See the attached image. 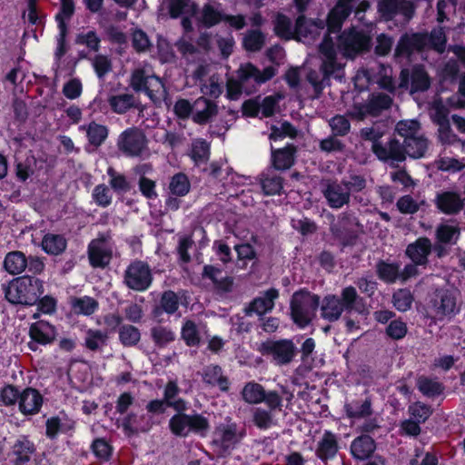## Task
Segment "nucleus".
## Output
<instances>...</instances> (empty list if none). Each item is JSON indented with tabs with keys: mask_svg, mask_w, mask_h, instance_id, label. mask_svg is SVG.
Instances as JSON below:
<instances>
[{
	"mask_svg": "<svg viewBox=\"0 0 465 465\" xmlns=\"http://www.w3.org/2000/svg\"><path fill=\"white\" fill-rule=\"evenodd\" d=\"M6 302L14 306H35L45 292V282L35 276H17L2 284Z\"/></svg>",
	"mask_w": 465,
	"mask_h": 465,
	"instance_id": "obj_1",
	"label": "nucleus"
},
{
	"mask_svg": "<svg viewBox=\"0 0 465 465\" xmlns=\"http://www.w3.org/2000/svg\"><path fill=\"white\" fill-rule=\"evenodd\" d=\"M353 286H347L341 290V296L327 294L320 300L321 317L329 322H335L341 319L343 312L351 313L353 311L361 312L356 305L362 302Z\"/></svg>",
	"mask_w": 465,
	"mask_h": 465,
	"instance_id": "obj_2",
	"label": "nucleus"
},
{
	"mask_svg": "<svg viewBox=\"0 0 465 465\" xmlns=\"http://www.w3.org/2000/svg\"><path fill=\"white\" fill-rule=\"evenodd\" d=\"M320 306V296L306 289L295 292L290 302L291 318L302 329L312 322Z\"/></svg>",
	"mask_w": 465,
	"mask_h": 465,
	"instance_id": "obj_3",
	"label": "nucleus"
},
{
	"mask_svg": "<svg viewBox=\"0 0 465 465\" xmlns=\"http://www.w3.org/2000/svg\"><path fill=\"white\" fill-rule=\"evenodd\" d=\"M149 140L144 131L132 126L124 129L118 136V151L128 158H143L149 154Z\"/></svg>",
	"mask_w": 465,
	"mask_h": 465,
	"instance_id": "obj_4",
	"label": "nucleus"
},
{
	"mask_svg": "<svg viewBox=\"0 0 465 465\" xmlns=\"http://www.w3.org/2000/svg\"><path fill=\"white\" fill-rule=\"evenodd\" d=\"M360 136L364 141L371 142V151L380 161L387 163L390 160H401L403 158L400 151L398 139L391 138L386 144H383L381 142L382 133L373 127L361 128Z\"/></svg>",
	"mask_w": 465,
	"mask_h": 465,
	"instance_id": "obj_5",
	"label": "nucleus"
},
{
	"mask_svg": "<svg viewBox=\"0 0 465 465\" xmlns=\"http://www.w3.org/2000/svg\"><path fill=\"white\" fill-rule=\"evenodd\" d=\"M359 225L353 213L343 212L338 215L336 221L330 224V232L342 248L354 246L358 240L355 226Z\"/></svg>",
	"mask_w": 465,
	"mask_h": 465,
	"instance_id": "obj_6",
	"label": "nucleus"
},
{
	"mask_svg": "<svg viewBox=\"0 0 465 465\" xmlns=\"http://www.w3.org/2000/svg\"><path fill=\"white\" fill-rule=\"evenodd\" d=\"M152 270L146 262L134 260L130 262L124 272V283L135 292L147 291L153 282Z\"/></svg>",
	"mask_w": 465,
	"mask_h": 465,
	"instance_id": "obj_7",
	"label": "nucleus"
},
{
	"mask_svg": "<svg viewBox=\"0 0 465 465\" xmlns=\"http://www.w3.org/2000/svg\"><path fill=\"white\" fill-rule=\"evenodd\" d=\"M258 351L262 356L272 358L275 364L286 365L294 358L296 349L292 341L282 339L266 340L260 344Z\"/></svg>",
	"mask_w": 465,
	"mask_h": 465,
	"instance_id": "obj_8",
	"label": "nucleus"
},
{
	"mask_svg": "<svg viewBox=\"0 0 465 465\" xmlns=\"http://www.w3.org/2000/svg\"><path fill=\"white\" fill-rule=\"evenodd\" d=\"M339 43L347 56L355 57L371 49V37L363 30L351 27L341 34Z\"/></svg>",
	"mask_w": 465,
	"mask_h": 465,
	"instance_id": "obj_9",
	"label": "nucleus"
},
{
	"mask_svg": "<svg viewBox=\"0 0 465 465\" xmlns=\"http://www.w3.org/2000/svg\"><path fill=\"white\" fill-rule=\"evenodd\" d=\"M377 9L380 16L387 22L397 15L410 21L415 14L414 4L410 0H379Z\"/></svg>",
	"mask_w": 465,
	"mask_h": 465,
	"instance_id": "obj_10",
	"label": "nucleus"
},
{
	"mask_svg": "<svg viewBox=\"0 0 465 465\" xmlns=\"http://www.w3.org/2000/svg\"><path fill=\"white\" fill-rule=\"evenodd\" d=\"M56 329L47 321L39 320L33 322L29 326V337L31 341L28 342V348L35 351L37 344L47 345L54 342L56 338Z\"/></svg>",
	"mask_w": 465,
	"mask_h": 465,
	"instance_id": "obj_11",
	"label": "nucleus"
},
{
	"mask_svg": "<svg viewBox=\"0 0 465 465\" xmlns=\"http://www.w3.org/2000/svg\"><path fill=\"white\" fill-rule=\"evenodd\" d=\"M425 50L422 32L404 33L401 35L394 50L397 58H411L414 54Z\"/></svg>",
	"mask_w": 465,
	"mask_h": 465,
	"instance_id": "obj_12",
	"label": "nucleus"
},
{
	"mask_svg": "<svg viewBox=\"0 0 465 465\" xmlns=\"http://www.w3.org/2000/svg\"><path fill=\"white\" fill-rule=\"evenodd\" d=\"M35 451V445L29 437L21 435L11 447L7 457L12 465H25L31 460Z\"/></svg>",
	"mask_w": 465,
	"mask_h": 465,
	"instance_id": "obj_13",
	"label": "nucleus"
},
{
	"mask_svg": "<svg viewBox=\"0 0 465 465\" xmlns=\"http://www.w3.org/2000/svg\"><path fill=\"white\" fill-rule=\"evenodd\" d=\"M324 28V20L307 18L305 15H299L295 20V40L301 41L302 38L315 40Z\"/></svg>",
	"mask_w": 465,
	"mask_h": 465,
	"instance_id": "obj_14",
	"label": "nucleus"
},
{
	"mask_svg": "<svg viewBox=\"0 0 465 465\" xmlns=\"http://www.w3.org/2000/svg\"><path fill=\"white\" fill-rule=\"evenodd\" d=\"M432 252V243L430 239L426 236H420L414 242L409 243L405 249V256L415 263H420L421 267L426 268L429 265V256Z\"/></svg>",
	"mask_w": 465,
	"mask_h": 465,
	"instance_id": "obj_15",
	"label": "nucleus"
},
{
	"mask_svg": "<svg viewBox=\"0 0 465 465\" xmlns=\"http://www.w3.org/2000/svg\"><path fill=\"white\" fill-rule=\"evenodd\" d=\"M237 78L244 84L250 79H253L258 84H264L270 81L276 74V69L273 66H267L262 71L255 66L253 64L248 62L241 64L236 71Z\"/></svg>",
	"mask_w": 465,
	"mask_h": 465,
	"instance_id": "obj_16",
	"label": "nucleus"
},
{
	"mask_svg": "<svg viewBox=\"0 0 465 465\" xmlns=\"http://www.w3.org/2000/svg\"><path fill=\"white\" fill-rule=\"evenodd\" d=\"M218 104L214 101L201 96L194 101L192 121L198 125H205L218 114Z\"/></svg>",
	"mask_w": 465,
	"mask_h": 465,
	"instance_id": "obj_17",
	"label": "nucleus"
},
{
	"mask_svg": "<svg viewBox=\"0 0 465 465\" xmlns=\"http://www.w3.org/2000/svg\"><path fill=\"white\" fill-rule=\"evenodd\" d=\"M279 291L276 288H270L262 292V296L255 297L245 309L248 315L256 313L259 316L273 310L275 300L279 298Z\"/></svg>",
	"mask_w": 465,
	"mask_h": 465,
	"instance_id": "obj_18",
	"label": "nucleus"
},
{
	"mask_svg": "<svg viewBox=\"0 0 465 465\" xmlns=\"http://www.w3.org/2000/svg\"><path fill=\"white\" fill-rule=\"evenodd\" d=\"M44 403V397L40 391L33 387H26L22 391L19 401V411L25 416H32L40 412Z\"/></svg>",
	"mask_w": 465,
	"mask_h": 465,
	"instance_id": "obj_19",
	"label": "nucleus"
},
{
	"mask_svg": "<svg viewBox=\"0 0 465 465\" xmlns=\"http://www.w3.org/2000/svg\"><path fill=\"white\" fill-rule=\"evenodd\" d=\"M181 295L172 290H167L162 292L157 305L153 309V315L160 317L163 312L168 315L174 314L180 305V301L186 298V291H181Z\"/></svg>",
	"mask_w": 465,
	"mask_h": 465,
	"instance_id": "obj_20",
	"label": "nucleus"
},
{
	"mask_svg": "<svg viewBox=\"0 0 465 465\" xmlns=\"http://www.w3.org/2000/svg\"><path fill=\"white\" fill-rule=\"evenodd\" d=\"M437 315L447 316L456 312V297L448 289H438L430 300Z\"/></svg>",
	"mask_w": 465,
	"mask_h": 465,
	"instance_id": "obj_21",
	"label": "nucleus"
},
{
	"mask_svg": "<svg viewBox=\"0 0 465 465\" xmlns=\"http://www.w3.org/2000/svg\"><path fill=\"white\" fill-rule=\"evenodd\" d=\"M399 145L403 158L401 160H390L391 162L401 163L405 161L406 155L413 159L424 157L428 149V140L422 135H415L404 140L402 143L399 141Z\"/></svg>",
	"mask_w": 465,
	"mask_h": 465,
	"instance_id": "obj_22",
	"label": "nucleus"
},
{
	"mask_svg": "<svg viewBox=\"0 0 465 465\" xmlns=\"http://www.w3.org/2000/svg\"><path fill=\"white\" fill-rule=\"evenodd\" d=\"M340 450L337 435L331 430H324L322 439L317 443L315 455L324 464L333 460Z\"/></svg>",
	"mask_w": 465,
	"mask_h": 465,
	"instance_id": "obj_23",
	"label": "nucleus"
},
{
	"mask_svg": "<svg viewBox=\"0 0 465 465\" xmlns=\"http://www.w3.org/2000/svg\"><path fill=\"white\" fill-rule=\"evenodd\" d=\"M436 207L447 215L458 214L464 207L460 195L453 191H446L438 193L435 199Z\"/></svg>",
	"mask_w": 465,
	"mask_h": 465,
	"instance_id": "obj_24",
	"label": "nucleus"
},
{
	"mask_svg": "<svg viewBox=\"0 0 465 465\" xmlns=\"http://www.w3.org/2000/svg\"><path fill=\"white\" fill-rule=\"evenodd\" d=\"M203 382L211 387H218L223 392H228L231 382L227 376L223 375V369L218 364H210L203 369Z\"/></svg>",
	"mask_w": 465,
	"mask_h": 465,
	"instance_id": "obj_25",
	"label": "nucleus"
},
{
	"mask_svg": "<svg viewBox=\"0 0 465 465\" xmlns=\"http://www.w3.org/2000/svg\"><path fill=\"white\" fill-rule=\"evenodd\" d=\"M87 254L89 263L93 268L107 267L112 259L111 250L105 248L100 240H93L88 244Z\"/></svg>",
	"mask_w": 465,
	"mask_h": 465,
	"instance_id": "obj_26",
	"label": "nucleus"
},
{
	"mask_svg": "<svg viewBox=\"0 0 465 465\" xmlns=\"http://www.w3.org/2000/svg\"><path fill=\"white\" fill-rule=\"evenodd\" d=\"M297 147L293 143H287L283 148L274 149L272 146V164L275 170L285 171L290 169L295 162Z\"/></svg>",
	"mask_w": 465,
	"mask_h": 465,
	"instance_id": "obj_27",
	"label": "nucleus"
},
{
	"mask_svg": "<svg viewBox=\"0 0 465 465\" xmlns=\"http://www.w3.org/2000/svg\"><path fill=\"white\" fill-rule=\"evenodd\" d=\"M376 450L375 440L367 434L356 437L351 443L350 452L353 459L365 460L370 459Z\"/></svg>",
	"mask_w": 465,
	"mask_h": 465,
	"instance_id": "obj_28",
	"label": "nucleus"
},
{
	"mask_svg": "<svg viewBox=\"0 0 465 465\" xmlns=\"http://www.w3.org/2000/svg\"><path fill=\"white\" fill-rule=\"evenodd\" d=\"M323 196L328 205L332 209H340L350 202V192L342 184L332 182L323 190Z\"/></svg>",
	"mask_w": 465,
	"mask_h": 465,
	"instance_id": "obj_29",
	"label": "nucleus"
},
{
	"mask_svg": "<svg viewBox=\"0 0 465 465\" xmlns=\"http://www.w3.org/2000/svg\"><path fill=\"white\" fill-rule=\"evenodd\" d=\"M74 430V421L69 419L65 414L64 419L55 415L45 420V436L51 440H56L60 433L67 434Z\"/></svg>",
	"mask_w": 465,
	"mask_h": 465,
	"instance_id": "obj_30",
	"label": "nucleus"
},
{
	"mask_svg": "<svg viewBox=\"0 0 465 465\" xmlns=\"http://www.w3.org/2000/svg\"><path fill=\"white\" fill-rule=\"evenodd\" d=\"M417 390L426 398L435 399L443 395L445 385L437 377L420 375L415 382Z\"/></svg>",
	"mask_w": 465,
	"mask_h": 465,
	"instance_id": "obj_31",
	"label": "nucleus"
},
{
	"mask_svg": "<svg viewBox=\"0 0 465 465\" xmlns=\"http://www.w3.org/2000/svg\"><path fill=\"white\" fill-rule=\"evenodd\" d=\"M237 441V426L235 423H231L222 429L220 439L213 440V444L218 447L219 457H226Z\"/></svg>",
	"mask_w": 465,
	"mask_h": 465,
	"instance_id": "obj_32",
	"label": "nucleus"
},
{
	"mask_svg": "<svg viewBox=\"0 0 465 465\" xmlns=\"http://www.w3.org/2000/svg\"><path fill=\"white\" fill-rule=\"evenodd\" d=\"M221 272L222 270L220 268L206 264L203 268L202 276L204 279H209L213 283L217 292H231L233 288V278L225 276L222 279H218L217 274Z\"/></svg>",
	"mask_w": 465,
	"mask_h": 465,
	"instance_id": "obj_33",
	"label": "nucleus"
},
{
	"mask_svg": "<svg viewBox=\"0 0 465 465\" xmlns=\"http://www.w3.org/2000/svg\"><path fill=\"white\" fill-rule=\"evenodd\" d=\"M80 130H85L87 141L94 148L102 146L109 135V128L94 121L80 126Z\"/></svg>",
	"mask_w": 465,
	"mask_h": 465,
	"instance_id": "obj_34",
	"label": "nucleus"
},
{
	"mask_svg": "<svg viewBox=\"0 0 465 465\" xmlns=\"http://www.w3.org/2000/svg\"><path fill=\"white\" fill-rule=\"evenodd\" d=\"M392 103V98L387 94H372L367 103L363 104V108H365V114L376 117L384 110L391 108Z\"/></svg>",
	"mask_w": 465,
	"mask_h": 465,
	"instance_id": "obj_35",
	"label": "nucleus"
},
{
	"mask_svg": "<svg viewBox=\"0 0 465 465\" xmlns=\"http://www.w3.org/2000/svg\"><path fill=\"white\" fill-rule=\"evenodd\" d=\"M27 267L26 255L21 251H12L6 253L4 268L11 275H18Z\"/></svg>",
	"mask_w": 465,
	"mask_h": 465,
	"instance_id": "obj_36",
	"label": "nucleus"
},
{
	"mask_svg": "<svg viewBox=\"0 0 465 465\" xmlns=\"http://www.w3.org/2000/svg\"><path fill=\"white\" fill-rule=\"evenodd\" d=\"M399 269L398 262H389L381 259L375 265L377 277L387 284L395 283L399 280Z\"/></svg>",
	"mask_w": 465,
	"mask_h": 465,
	"instance_id": "obj_37",
	"label": "nucleus"
},
{
	"mask_svg": "<svg viewBox=\"0 0 465 465\" xmlns=\"http://www.w3.org/2000/svg\"><path fill=\"white\" fill-rule=\"evenodd\" d=\"M223 11L207 3L202 7L198 22L203 27L209 29L223 22Z\"/></svg>",
	"mask_w": 465,
	"mask_h": 465,
	"instance_id": "obj_38",
	"label": "nucleus"
},
{
	"mask_svg": "<svg viewBox=\"0 0 465 465\" xmlns=\"http://www.w3.org/2000/svg\"><path fill=\"white\" fill-rule=\"evenodd\" d=\"M274 34L281 39L289 41L295 40V26L292 31V23L286 15L278 13L273 21Z\"/></svg>",
	"mask_w": 465,
	"mask_h": 465,
	"instance_id": "obj_39",
	"label": "nucleus"
},
{
	"mask_svg": "<svg viewBox=\"0 0 465 465\" xmlns=\"http://www.w3.org/2000/svg\"><path fill=\"white\" fill-rule=\"evenodd\" d=\"M425 49H431L440 54L446 48L447 38L441 27L433 28L430 33L422 32Z\"/></svg>",
	"mask_w": 465,
	"mask_h": 465,
	"instance_id": "obj_40",
	"label": "nucleus"
},
{
	"mask_svg": "<svg viewBox=\"0 0 465 465\" xmlns=\"http://www.w3.org/2000/svg\"><path fill=\"white\" fill-rule=\"evenodd\" d=\"M67 246L66 239L62 234L47 233L42 240V249L47 254L59 255Z\"/></svg>",
	"mask_w": 465,
	"mask_h": 465,
	"instance_id": "obj_41",
	"label": "nucleus"
},
{
	"mask_svg": "<svg viewBox=\"0 0 465 465\" xmlns=\"http://www.w3.org/2000/svg\"><path fill=\"white\" fill-rule=\"evenodd\" d=\"M430 86V78L422 65H415L411 74V89L412 93L425 92Z\"/></svg>",
	"mask_w": 465,
	"mask_h": 465,
	"instance_id": "obj_42",
	"label": "nucleus"
},
{
	"mask_svg": "<svg viewBox=\"0 0 465 465\" xmlns=\"http://www.w3.org/2000/svg\"><path fill=\"white\" fill-rule=\"evenodd\" d=\"M186 429L188 436L193 433L195 435L205 436L210 429V423L206 417L199 413H186Z\"/></svg>",
	"mask_w": 465,
	"mask_h": 465,
	"instance_id": "obj_43",
	"label": "nucleus"
},
{
	"mask_svg": "<svg viewBox=\"0 0 465 465\" xmlns=\"http://www.w3.org/2000/svg\"><path fill=\"white\" fill-rule=\"evenodd\" d=\"M109 332L101 330L88 329L85 332V348L91 351H97L107 344Z\"/></svg>",
	"mask_w": 465,
	"mask_h": 465,
	"instance_id": "obj_44",
	"label": "nucleus"
},
{
	"mask_svg": "<svg viewBox=\"0 0 465 465\" xmlns=\"http://www.w3.org/2000/svg\"><path fill=\"white\" fill-rule=\"evenodd\" d=\"M263 386L254 381L247 382L242 391V400L249 404H259L264 401Z\"/></svg>",
	"mask_w": 465,
	"mask_h": 465,
	"instance_id": "obj_45",
	"label": "nucleus"
},
{
	"mask_svg": "<svg viewBox=\"0 0 465 465\" xmlns=\"http://www.w3.org/2000/svg\"><path fill=\"white\" fill-rule=\"evenodd\" d=\"M151 339L158 348H164L174 341L176 335L168 326L156 325L151 328Z\"/></svg>",
	"mask_w": 465,
	"mask_h": 465,
	"instance_id": "obj_46",
	"label": "nucleus"
},
{
	"mask_svg": "<svg viewBox=\"0 0 465 465\" xmlns=\"http://www.w3.org/2000/svg\"><path fill=\"white\" fill-rule=\"evenodd\" d=\"M106 173L109 176V185L114 193L124 194L131 191V183L124 173L116 172L114 167H109Z\"/></svg>",
	"mask_w": 465,
	"mask_h": 465,
	"instance_id": "obj_47",
	"label": "nucleus"
},
{
	"mask_svg": "<svg viewBox=\"0 0 465 465\" xmlns=\"http://www.w3.org/2000/svg\"><path fill=\"white\" fill-rule=\"evenodd\" d=\"M118 336L124 347H134L141 340V331L132 324H123L118 330Z\"/></svg>",
	"mask_w": 465,
	"mask_h": 465,
	"instance_id": "obj_48",
	"label": "nucleus"
},
{
	"mask_svg": "<svg viewBox=\"0 0 465 465\" xmlns=\"http://www.w3.org/2000/svg\"><path fill=\"white\" fill-rule=\"evenodd\" d=\"M108 104L114 113L123 114L134 106V96L131 94L112 95Z\"/></svg>",
	"mask_w": 465,
	"mask_h": 465,
	"instance_id": "obj_49",
	"label": "nucleus"
},
{
	"mask_svg": "<svg viewBox=\"0 0 465 465\" xmlns=\"http://www.w3.org/2000/svg\"><path fill=\"white\" fill-rule=\"evenodd\" d=\"M346 414L351 419H361L372 414L371 401L366 398L362 402L353 401L345 405Z\"/></svg>",
	"mask_w": 465,
	"mask_h": 465,
	"instance_id": "obj_50",
	"label": "nucleus"
},
{
	"mask_svg": "<svg viewBox=\"0 0 465 465\" xmlns=\"http://www.w3.org/2000/svg\"><path fill=\"white\" fill-rule=\"evenodd\" d=\"M181 338L189 347L199 346L201 341L200 333L196 323L192 320H186L182 326Z\"/></svg>",
	"mask_w": 465,
	"mask_h": 465,
	"instance_id": "obj_51",
	"label": "nucleus"
},
{
	"mask_svg": "<svg viewBox=\"0 0 465 465\" xmlns=\"http://www.w3.org/2000/svg\"><path fill=\"white\" fill-rule=\"evenodd\" d=\"M168 408L167 403L163 399H155L148 401L145 406V410L150 416L147 418L145 426L142 429L143 431H148L153 425L156 422L153 420V416L163 415L165 413Z\"/></svg>",
	"mask_w": 465,
	"mask_h": 465,
	"instance_id": "obj_52",
	"label": "nucleus"
},
{
	"mask_svg": "<svg viewBox=\"0 0 465 465\" xmlns=\"http://www.w3.org/2000/svg\"><path fill=\"white\" fill-rule=\"evenodd\" d=\"M265 43V35L260 29H252L247 32L242 40V46L246 51L258 52Z\"/></svg>",
	"mask_w": 465,
	"mask_h": 465,
	"instance_id": "obj_53",
	"label": "nucleus"
},
{
	"mask_svg": "<svg viewBox=\"0 0 465 465\" xmlns=\"http://www.w3.org/2000/svg\"><path fill=\"white\" fill-rule=\"evenodd\" d=\"M408 413L411 418L420 423H424L432 415L433 409L430 405L417 401L409 405Z\"/></svg>",
	"mask_w": 465,
	"mask_h": 465,
	"instance_id": "obj_54",
	"label": "nucleus"
},
{
	"mask_svg": "<svg viewBox=\"0 0 465 465\" xmlns=\"http://www.w3.org/2000/svg\"><path fill=\"white\" fill-rule=\"evenodd\" d=\"M414 297L411 290L407 288L399 289L392 294L393 306L399 312H405L411 308Z\"/></svg>",
	"mask_w": 465,
	"mask_h": 465,
	"instance_id": "obj_55",
	"label": "nucleus"
},
{
	"mask_svg": "<svg viewBox=\"0 0 465 465\" xmlns=\"http://www.w3.org/2000/svg\"><path fill=\"white\" fill-rule=\"evenodd\" d=\"M148 79L144 69H135L131 74L130 84L136 92H145L150 98H153V91L148 87Z\"/></svg>",
	"mask_w": 465,
	"mask_h": 465,
	"instance_id": "obj_56",
	"label": "nucleus"
},
{
	"mask_svg": "<svg viewBox=\"0 0 465 465\" xmlns=\"http://www.w3.org/2000/svg\"><path fill=\"white\" fill-rule=\"evenodd\" d=\"M92 199L97 206L102 208L108 207L113 201L110 187L104 183L95 185L92 191Z\"/></svg>",
	"mask_w": 465,
	"mask_h": 465,
	"instance_id": "obj_57",
	"label": "nucleus"
},
{
	"mask_svg": "<svg viewBox=\"0 0 465 465\" xmlns=\"http://www.w3.org/2000/svg\"><path fill=\"white\" fill-rule=\"evenodd\" d=\"M191 188L188 177L183 173L174 174L170 182L169 189L176 196L186 195Z\"/></svg>",
	"mask_w": 465,
	"mask_h": 465,
	"instance_id": "obj_58",
	"label": "nucleus"
},
{
	"mask_svg": "<svg viewBox=\"0 0 465 465\" xmlns=\"http://www.w3.org/2000/svg\"><path fill=\"white\" fill-rule=\"evenodd\" d=\"M261 185L265 195H279L283 188V179L278 175H266L261 179Z\"/></svg>",
	"mask_w": 465,
	"mask_h": 465,
	"instance_id": "obj_59",
	"label": "nucleus"
},
{
	"mask_svg": "<svg viewBox=\"0 0 465 465\" xmlns=\"http://www.w3.org/2000/svg\"><path fill=\"white\" fill-rule=\"evenodd\" d=\"M74 312L89 316L98 309V302L89 296L75 298L72 303Z\"/></svg>",
	"mask_w": 465,
	"mask_h": 465,
	"instance_id": "obj_60",
	"label": "nucleus"
},
{
	"mask_svg": "<svg viewBox=\"0 0 465 465\" xmlns=\"http://www.w3.org/2000/svg\"><path fill=\"white\" fill-rule=\"evenodd\" d=\"M343 13L336 9H331L328 13L325 22L327 27V35L337 34L341 31L343 22L348 18Z\"/></svg>",
	"mask_w": 465,
	"mask_h": 465,
	"instance_id": "obj_61",
	"label": "nucleus"
},
{
	"mask_svg": "<svg viewBox=\"0 0 465 465\" xmlns=\"http://www.w3.org/2000/svg\"><path fill=\"white\" fill-rule=\"evenodd\" d=\"M210 154V144L204 139H200L193 144L191 157L196 164L206 163Z\"/></svg>",
	"mask_w": 465,
	"mask_h": 465,
	"instance_id": "obj_62",
	"label": "nucleus"
},
{
	"mask_svg": "<svg viewBox=\"0 0 465 465\" xmlns=\"http://www.w3.org/2000/svg\"><path fill=\"white\" fill-rule=\"evenodd\" d=\"M186 413L173 414L168 423L169 430L173 435L180 438L188 437V430L185 427Z\"/></svg>",
	"mask_w": 465,
	"mask_h": 465,
	"instance_id": "obj_63",
	"label": "nucleus"
},
{
	"mask_svg": "<svg viewBox=\"0 0 465 465\" xmlns=\"http://www.w3.org/2000/svg\"><path fill=\"white\" fill-rule=\"evenodd\" d=\"M94 455L102 460L107 461L113 454L112 445L104 438H96L91 445Z\"/></svg>",
	"mask_w": 465,
	"mask_h": 465,
	"instance_id": "obj_64",
	"label": "nucleus"
}]
</instances>
